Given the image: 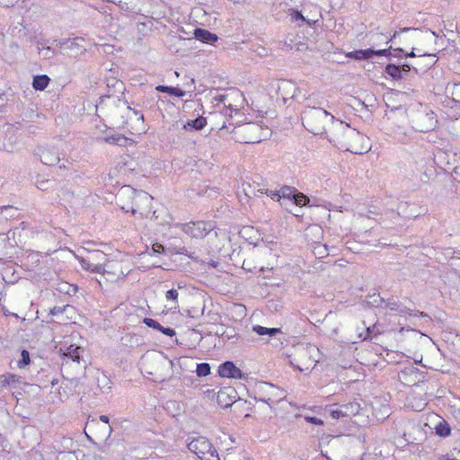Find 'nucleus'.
Instances as JSON below:
<instances>
[{"label":"nucleus","instance_id":"nucleus-1","mask_svg":"<svg viewBox=\"0 0 460 460\" xmlns=\"http://www.w3.org/2000/svg\"><path fill=\"white\" fill-rule=\"evenodd\" d=\"M326 137L330 143L341 150L353 154L363 153L364 148L360 145L366 137L342 120L334 119L326 131Z\"/></svg>","mask_w":460,"mask_h":460},{"label":"nucleus","instance_id":"nucleus-2","mask_svg":"<svg viewBox=\"0 0 460 460\" xmlns=\"http://www.w3.org/2000/svg\"><path fill=\"white\" fill-rule=\"evenodd\" d=\"M84 351L83 347L75 344L62 345L59 348L61 374L64 379L69 380L72 386H78L80 379L84 376L86 361L82 356Z\"/></svg>","mask_w":460,"mask_h":460},{"label":"nucleus","instance_id":"nucleus-3","mask_svg":"<svg viewBox=\"0 0 460 460\" xmlns=\"http://www.w3.org/2000/svg\"><path fill=\"white\" fill-rule=\"evenodd\" d=\"M119 199L126 201L130 199V204H125L123 211L131 212L133 215L139 214L140 217H147L150 213L152 196L144 190H137L130 186H123L119 190Z\"/></svg>","mask_w":460,"mask_h":460},{"label":"nucleus","instance_id":"nucleus-4","mask_svg":"<svg viewBox=\"0 0 460 460\" xmlns=\"http://www.w3.org/2000/svg\"><path fill=\"white\" fill-rule=\"evenodd\" d=\"M334 116L323 108L306 107L302 113L304 127L314 135L326 134L329 122H333Z\"/></svg>","mask_w":460,"mask_h":460},{"label":"nucleus","instance_id":"nucleus-5","mask_svg":"<svg viewBox=\"0 0 460 460\" xmlns=\"http://www.w3.org/2000/svg\"><path fill=\"white\" fill-rule=\"evenodd\" d=\"M188 448L201 460H219L217 449L206 437L194 438L188 444Z\"/></svg>","mask_w":460,"mask_h":460},{"label":"nucleus","instance_id":"nucleus-6","mask_svg":"<svg viewBox=\"0 0 460 460\" xmlns=\"http://www.w3.org/2000/svg\"><path fill=\"white\" fill-rule=\"evenodd\" d=\"M84 40L81 37L74 39H64L55 40L56 46L59 49L62 55H66L70 58H77L86 52L85 47L83 45Z\"/></svg>","mask_w":460,"mask_h":460},{"label":"nucleus","instance_id":"nucleus-7","mask_svg":"<svg viewBox=\"0 0 460 460\" xmlns=\"http://www.w3.org/2000/svg\"><path fill=\"white\" fill-rule=\"evenodd\" d=\"M22 128V122L5 123L3 125L2 132L4 134V137L3 138L0 137V150L8 153L13 152L18 139V131Z\"/></svg>","mask_w":460,"mask_h":460},{"label":"nucleus","instance_id":"nucleus-8","mask_svg":"<svg viewBox=\"0 0 460 460\" xmlns=\"http://www.w3.org/2000/svg\"><path fill=\"white\" fill-rule=\"evenodd\" d=\"M311 349L313 348L305 346L296 348L293 358L291 356L289 357L290 365L296 367L301 372L308 370L312 363L314 362L310 356Z\"/></svg>","mask_w":460,"mask_h":460},{"label":"nucleus","instance_id":"nucleus-9","mask_svg":"<svg viewBox=\"0 0 460 460\" xmlns=\"http://www.w3.org/2000/svg\"><path fill=\"white\" fill-rule=\"evenodd\" d=\"M213 227L211 222L197 221L182 225L181 229L193 238H204L213 230Z\"/></svg>","mask_w":460,"mask_h":460},{"label":"nucleus","instance_id":"nucleus-10","mask_svg":"<svg viewBox=\"0 0 460 460\" xmlns=\"http://www.w3.org/2000/svg\"><path fill=\"white\" fill-rule=\"evenodd\" d=\"M412 128L419 132L433 130L437 125V119L433 111L420 112L412 120Z\"/></svg>","mask_w":460,"mask_h":460},{"label":"nucleus","instance_id":"nucleus-11","mask_svg":"<svg viewBox=\"0 0 460 460\" xmlns=\"http://www.w3.org/2000/svg\"><path fill=\"white\" fill-rule=\"evenodd\" d=\"M298 92V87L293 81L281 80L276 89L277 101L285 104L288 100L294 99Z\"/></svg>","mask_w":460,"mask_h":460},{"label":"nucleus","instance_id":"nucleus-12","mask_svg":"<svg viewBox=\"0 0 460 460\" xmlns=\"http://www.w3.org/2000/svg\"><path fill=\"white\" fill-rule=\"evenodd\" d=\"M241 96H242V93L239 91L234 89V90H231L230 93H221V94L216 95L214 97V100L216 102H217L218 103H223L224 104V108L226 109V111H225V114L231 116V113L233 111H238L237 106L234 105L231 102V100L233 98H239Z\"/></svg>","mask_w":460,"mask_h":460},{"label":"nucleus","instance_id":"nucleus-13","mask_svg":"<svg viewBox=\"0 0 460 460\" xmlns=\"http://www.w3.org/2000/svg\"><path fill=\"white\" fill-rule=\"evenodd\" d=\"M217 373L220 376L227 378L243 379L244 376L242 370L232 361H226L219 365Z\"/></svg>","mask_w":460,"mask_h":460},{"label":"nucleus","instance_id":"nucleus-14","mask_svg":"<svg viewBox=\"0 0 460 460\" xmlns=\"http://www.w3.org/2000/svg\"><path fill=\"white\" fill-rule=\"evenodd\" d=\"M39 155L41 163L48 166H53L60 162L59 153L55 147L40 148Z\"/></svg>","mask_w":460,"mask_h":460},{"label":"nucleus","instance_id":"nucleus-15","mask_svg":"<svg viewBox=\"0 0 460 460\" xmlns=\"http://www.w3.org/2000/svg\"><path fill=\"white\" fill-rule=\"evenodd\" d=\"M377 299H374V303H376L377 304V306H385V307H388L390 310L392 311H397L401 314H410L411 315L412 314L411 313V310L408 309L406 306L402 305L399 301L394 299V298H388V299H384L383 297H380L379 296H377Z\"/></svg>","mask_w":460,"mask_h":460},{"label":"nucleus","instance_id":"nucleus-16","mask_svg":"<svg viewBox=\"0 0 460 460\" xmlns=\"http://www.w3.org/2000/svg\"><path fill=\"white\" fill-rule=\"evenodd\" d=\"M194 38L199 40V41L207 44H213L218 40L217 34L210 32L208 30L196 28L194 30Z\"/></svg>","mask_w":460,"mask_h":460},{"label":"nucleus","instance_id":"nucleus-17","mask_svg":"<svg viewBox=\"0 0 460 460\" xmlns=\"http://www.w3.org/2000/svg\"><path fill=\"white\" fill-rule=\"evenodd\" d=\"M79 261L84 270L96 273H105L104 264L94 262L90 256L88 258H81Z\"/></svg>","mask_w":460,"mask_h":460},{"label":"nucleus","instance_id":"nucleus-18","mask_svg":"<svg viewBox=\"0 0 460 460\" xmlns=\"http://www.w3.org/2000/svg\"><path fill=\"white\" fill-rule=\"evenodd\" d=\"M347 58L356 59V60H367L375 57V49H358L348 52L346 54Z\"/></svg>","mask_w":460,"mask_h":460},{"label":"nucleus","instance_id":"nucleus-19","mask_svg":"<svg viewBox=\"0 0 460 460\" xmlns=\"http://www.w3.org/2000/svg\"><path fill=\"white\" fill-rule=\"evenodd\" d=\"M207 125V119L203 116H199L195 119L188 120L184 125L183 128L185 130H200L205 128Z\"/></svg>","mask_w":460,"mask_h":460},{"label":"nucleus","instance_id":"nucleus-20","mask_svg":"<svg viewBox=\"0 0 460 460\" xmlns=\"http://www.w3.org/2000/svg\"><path fill=\"white\" fill-rule=\"evenodd\" d=\"M49 77L47 75H35L32 80V87L38 91H43L49 84Z\"/></svg>","mask_w":460,"mask_h":460},{"label":"nucleus","instance_id":"nucleus-21","mask_svg":"<svg viewBox=\"0 0 460 460\" xmlns=\"http://www.w3.org/2000/svg\"><path fill=\"white\" fill-rule=\"evenodd\" d=\"M343 414L345 417L355 416L360 411V404L357 402H350L349 403L341 404Z\"/></svg>","mask_w":460,"mask_h":460},{"label":"nucleus","instance_id":"nucleus-22","mask_svg":"<svg viewBox=\"0 0 460 460\" xmlns=\"http://www.w3.org/2000/svg\"><path fill=\"white\" fill-rule=\"evenodd\" d=\"M252 330L258 335H261V336L269 335L270 337L274 336L277 333H279L281 332L279 328H267V327H263L261 325H254L252 327Z\"/></svg>","mask_w":460,"mask_h":460},{"label":"nucleus","instance_id":"nucleus-23","mask_svg":"<svg viewBox=\"0 0 460 460\" xmlns=\"http://www.w3.org/2000/svg\"><path fill=\"white\" fill-rule=\"evenodd\" d=\"M436 434L442 438H447L451 433V428L449 424L442 420L435 427Z\"/></svg>","mask_w":460,"mask_h":460},{"label":"nucleus","instance_id":"nucleus-24","mask_svg":"<svg viewBox=\"0 0 460 460\" xmlns=\"http://www.w3.org/2000/svg\"><path fill=\"white\" fill-rule=\"evenodd\" d=\"M385 73L393 79L399 80L402 77V69L400 66L394 64H388L385 69Z\"/></svg>","mask_w":460,"mask_h":460},{"label":"nucleus","instance_id":"nucleus-25","mask_svg":"<svg viewBox=\"0 0 460 460\" xmlns=\"http://www.w3.org/2000/svg\"><path fill=\"white\" fill-rule=\"evenodd\" d=\"M76 388H77V386H72L70 385L69 380L64 379V381H63V383H62V385L60 386V389L62 390V392L59 391L58 393L60 394V397H62L63 394H64V396L66 398H68L69 395L74 394L76 393Z\"/></svg>","mask_w":460,"mask_h":460},{"label":"nucleus","instance_id":"nucleus-26","mask_svg":"<svg viewBox=\"0 0 460 460\" xmlns=\"http://www.w3.org/2000/svg\"><path fill=\"white\" fill-rule=\"evenodd\" d=\"M104 141L111 145L125 146L128 138L124 135L116 134L105 137Z\"/></svg>","mask_w":460,"mask_h":460},{"label":"nucleus","instance_id":"nucleus-27","mask_svg":"<svg viewBox=\"0 0 460 460\" xmlns=\"http://www.w3.org/2000/svg\"><path fill=\"white\" fill-rule=\"evenodd\" d=\"M313 252L318 258H324L330 254L328 245L321 243L314 244Z\"/></svg>","mask_w":460,"mask_h":460},{"label":"nucleus","instance_id":"nucleus-28","mask_svg":"<svg viewBox=\"0 0 460 460\" xmlns=\"http://www.w3.org/2000/svg\"><path fill=\"white\" fill-rule=\"evenodd\" d=\"M20 376L14 375V374H5L0 376V385L3 387H5L7 385H10L11 384H14L20 380Z\"/></svg>","mask_w":460,"mask_h":460},{"label":"nucleus","instance_id":"nucleus-29","mask_svg":"<svg viewBox=\"0 0 460 460\" xmlns=\"http://www.w3.org/2000/svg\"><path fill=\"white\" fill-rule=\"evenodd\" d=\"M296 190H297L295 187L285 185L279 190V192L280 194V198L292 200Z\"/></svg>","mask_w":460,"mask_h":460},{"label":"nucleus","instance_id":"nucleus-30","mask_svg":"<svg viewBox=\"0 0 460 460\" xmlns=\"http://www.w3.org/2000/svg\"><path fill=\"white\" fill-rule=\"evenodd\" d=\"M292 201L296 206H305V205H307L309 203L310 199H309V198L306 195H305L304 193L299 192L298 190H296V194L294 195V198H293Z\"/></svg>","mask_w":460,"mask_h":460},{"label":"nucleus","instance_id":"nucleus-31","mask_svg":"<svg viewBox=\"0 0 460 460\" xmlns=\"http://www.w3.org/2000/svg\"><path fill=\"white\" fill-rule=\"evenodd\" d=\"M196 373L198 376H207L210 374V366L208 363H199L197 365Z\"/></svg>","mask_w":460,"mask_h":460},{"label":"nucleus","instance_id":"nucleus-32","mask_svg":"<svg viewBox=\"0 0 460 460\" xmlns=\"http://www.w3.org/2000/svg\"><path fill=\"white\" fill-rule=\"evenodd\" d=\"M22 358L18 361L17 366L20 368H22L30 364V353L26 349H22L21 352Z\"/></svg>","mask_w":460,"mask_h":460},{"label":"nucleus","instance_id":"nucleus-33","mask_svg":"<svg viewBox=\"0 0 460 460\" xmlns=\"http://www.w3.org/2000/svg\"><path fill=\"white\" fill-rule=\"evenodd\" d=\"M90 258L94 262H100V263H103L107 260L106 254L101 251H94V252H91Z\"/></svg>","mask_w":460,"mask_h":460},{"label":"nucleus","instance_id":"nucleus-34","mask_svg":"<svg viewBox=\"0 0 460 460\" xmlns=\"http://www.w3.org/2000/svg\"><path fill=\"white\" fill-rule=\"evenodd\" d=\"M288 14L290 16V20L291 22H296V21H301L302 22H305V16L301 13V12L296 10V9H289L288 10Z\"/></svg>","mask_w":460,"mask_h":460},{"label":"nucleus","instance_id":"nucleus-35","mask_svg":"<svg viewBox=\"0 0 460 460\" xmlns=\"http://www.w3.org/2000/svg\"><path fill=\"white\" fill-rule=\"evenodd\" d=\"M178 296H179V293L174 288L167 290V292L165 294L166 299L173 302L174 305L178 304Z\"/></svg>","mask_w":460,"mask_h":460},{"label":"nucleus","instance_id":"nucleus-36","mask_svg":"<svg viewBox=\"0 0 460 460\" xmlns=\"http://www.w3.org/2000/svg\"><path fill=\"white\" fill-rule=\"evenodd\" d=\"M243 130L245 133H257L259 131H261V128L255 123H247L243 127Z\"/></svg>","mask_w":460,"mask_h":460},{"label":"nucleus","instance_id":"nucleus-37","mask_svg":"<svg viewBox=\"0 0 460 460\" xmlns=\"http://www.w3.org/2000/svg\"><path fill=\"white\" fill-rule=\"evenodd\" d=\"M143 323L150 327V328H153V329H155V330H158L160 331V329L162 328V325L155 320L152 319V318H145L143 320Z\"/></svg>","mask_w":460,"mask_h":460},{"label":"nucleus","instance_id":"nucleus-38","mask_svg":"<svg viewBox=\"0 0 460 460\" xmlns=\"http://www.w3.org/2000/svg\"><path fill=\"white\" fill-rule=\"evenodd\" d=\"M375 325L372 327H367L365 335L363 336V334H359V337H362L363 340L372 339L374 336L376 335L375 333Z\"/></svg>","mask_w":460,"mask_h":460},{"label":"nucleus","instance_id":"nucleus-39","mask_svg":"<svg viewBox=\"0 0 460 460\" xmlns=\"http://www.w3.org/2000/svg\"><path fill=\"white\" fill-rule=\"evenodd\" d=\"M174 87L159 84L155 87V90L160 93H168L172 95Z\"/></svg>","mask_w":460,"mask_h":460},{"label":"nucleus","instance_id":"nucleus-40","mask_svg":"<svg viewBox=\"0 0 460 460\" xmlns=\"http://www.w3.org/2000/svg\"><path fill=\"white\" fill-rule=\"evenodd\" d=\"M53 53L54 50L49 47L43 48L39 51V54L42 55L45 58H50Z\"/></svg>","mask_w":460,"mask_h":460},{"label":"nucleus","instance_id":"nucleus-41","mask_svg":"<svg viewBox=\"0 0 460 460\" xmlns=\"http://www.w3.org/2000/svg\"><path fill=\"white\" fill-rule=\"evenodd\" d=\"M305 420L308 423L315 424V425H323V421L316 417L305 416Z\"/></svg>","mask_w":460,"mask_h":460},{"label":"nucleus","instance_id":"nucleus-42","mask_svg":"<svg viewBox=\"0 0 460 460\" xmlns=\"http://www.w3.org/2000/svg\"><path fill=\"white\" fill-rule=\"evenodd\" d=\"M261 191V193H265L267 194L268 196H270L271 199H280V194L279 192V190H266L265 191H262V190H259Z\"/></svg>","mask_w":460,"mask_h":460},{"label":"nucleus","instance_id":"nucleus-43","mask_svg":"<svg viewBox=\"0 0 460 460\" xmlns=\"http://www.w3.org/2000/svg\"><path fill=\"white\" fill-rule=\"evenodd\" d=\"M331 416L333 419H340L341 417H345V415L343 414V410L341 409V405L338 409L332 410L331 411Z\"/></svg>","mask_w":460,"mask_h":460},{"label":"nucleus","instance_id":"nucleus-44","mask_svg":"<svg viewBox=\"0 0 460 460\" xmlns=\"http://www.w3.org/2000/svg\"><path fill=\"white\" fill-rule=\"evenodd\" d=\"M66 306L67 305H65V306H54L53 308L50 309L49 314L51 315H58V314H63L65 312Z\"/></svg>","mask_w":460,"mask_h":460},{"label":"nucleus","instance_id":"nucleus-45","mask_svg":"<svg viewBox=\"0 0 460 460\" xmlns=\"http://www.w3.org/2000/svg\"><path fill=\"white\" fill-rule=\"evenodd\" d=\"M152 250L155 253H164L165 252V248L163 244L159 243H155L152 245Z\"/></svg>","mask_w":460,"mask_h":460},{"label":"nucleus","instance_id":"nucleus-46","mask_svg":"<svg viewBox=\"0 0 460 460\" xmlns=\"http://www.w3.org/2000/svg\"><path fill=\"white\" fill-rule=\"evenodd\" d=\"M391 47L389 49H378V50H375V56H385V57H388V56H392V50H391Z\"/></svg>","mask_w":460,"mask_h":460},{"label":"nucleus","instance_id":"nucleus-47","mask_svg":"<svg viewBox=\"0 0 460 460\" xmlns=\"http://www.w3.org/2000/svg\"><path fill=\"white\" fill-rule=\"evenodd\" d=\"M294 49H296L297 51H305L308 49V45L305 42L299 40L298 42L295 43Z\"/></svg>","mask_w":460,"mask_h":460},{"label":"nucleus","instance_id":"nucleus-48","mask_svg":"<svg viewBox=\"0 0 460 460\" xmlns=\"http://www.w3.org/2000/svg\"><path fill=\"white\" fill-rule=\"evenodd\" d=\"M160 332L167 336L172 337L176 334L175 331L172 328L163 327L160 329Z\"/></svg>","mask_w":460,"mask_h":460},{"label":"nucleus","instance_id":"nucleus-49","mask_svg":"<svg viewBox=\"0 0 460 460\" xmlns=\"http://www.w3.org/2000/svg\"><path fill=\"white\" fill-rule=\"evenodd\" d=\"M177 253L179 254H185L188 257L191 258L192 260L198 261V258L194 257V253H189L188 250L185 247H181L177 251Z\"/></svg>","mask_w":460,"mask_h":460},{"label":"nucleus","instance_id":"nucleus-50","mask_svg":"<svg viewBox=\"0 0 460 460\" xmlns=\"http://www.w3.org/2000/svg\"><path fill=\"white\" fill-rule=\"evenodd\" d=\"M130 199H127L126 201H121L119 199V191L117 193L116 195V203L118 204V206L123 210V207L125 204H130Z\"/></svg>","mask_w":460,"mask_h":460},{"label":"nucleus","instance_id":"nucleus-51","mask_svg":"<svg viewBox=\"0 0 460 460\" xmlns=\"http://www.w3.org/2000/svg\"><path fill=\"white\" fill-rule=\"evenodd\" d=\"M172 95L177 97H183L186 95V92L181 90V88L174 87Z\"/></svg>","mask_w":460,"mask_h":460},{"label":"nucleus","instance_id":"nucleus-52","mask_svg":"<svg viewBox=\"0 0 460 460\" xmlns=\"http://www.w3.org/2000/svg\"><path fill=\"white\" fill-rule=\"evenodd\" d=\"M243 269L249 272H252V270H253V269H255V267H252V263L249 261H243Z\"/></svg>","mask_w":460,"mask_h":460},{"label":"nucleus","instance_id":"nucleus-53","mask_svg":"<svg viewBox=\"0 0 460 460\" xmlns=\"http://www.w3.org/2000/svg\"><path fill=\"white\" fill-rule=\"evenodd\" d=\"M261 141V136L251 137L245 140L246 143H259Z\"/></svg>","mask_w":460,"mask_h":460},{"label":"nucleus","instance_id":"nucleus-54","mask_svg":"<svg viewBox=\"0 0 460 460\" xmlns=\"http://www.w3.org/2000/svg\"><path fill=\"white\" fill-rule=\"evenodd\" d=\"M404 53L403 49H401V48H398V49H394L393 50V53H392V56L394 57H397V58H400L402 57V55Z\"/></svg>","mask_w":460,"mask_h":460},{"label":"nucleus","instance_id":"nucleus-55","mask_svg":"<svg viewBox=\"0 0 460 460\" xmlns=\"http://www.w3.org/2000/svg\"><path fill=\"white\" fill-rule=\"evenodd\" d=\"M401 66V69H402V75L404 74V73H408L411 70L412 66L409 64H403Z\"/></svg>","mask_w":460,"mask_h":460},{"label":"nucleus","instance_id":"nucleus-56","mask_svg":"<svg viewBox=\"0 0 460 460\" xmlns=\"http://www.w3.org/2000/svg\"><path fill=\"white\" fill-rule=\"evenodd\" d=\"M98 422L96 420L93 419V420H89L87 422H86V426H85V429L88 428V429H92L93 428L95 425H97Z\"/></svg>","mask_w":460,"mask_h":460},{"label":"nucleus","instance_id":"nucleus-57","mask_svg":"<svg viewBox=\"0 0 460 460\" xmlns=\"http://www.w3.org/2000/svg\"><path fill=\"white\" fill-rule=\"evenodd\" d=\"M284 43L289 49H292L295 47V43L293 42L292 39H287Z\"/></svg>","mask_w":460,"mask_h":460},{"label":"nucleus","instance_id":"nucleus-58","mask_svg":"<svg viewBox=\"0 0 460 460\" xmlns=\"http://www.w3.org/2000/svg\"><path fill=\"white\" fill-rule=\"evenodd\" d=\"M49 184V181H42L39 183L38 188L40 190H45L47 188V185Z\"/></svg>","mask_w":460,"mask_h":460},{"label":"nucleus","instance_id":"nucleus-59","mask_svg":"<svg viewBox=\"0 0 460 460\" xmlns=\"http://www.w3.org/2000/svg\"><path fill=\"white\" fill-rule=\"evenodd\" d=\"M208 264L211 268L216 269V268H217V266H218V264H219V263H218L217 261H214V260H209V261L208 262Z\"/></svg>","mask_w":460,"mask_h":460},{"label":"nucleus","instance_id":"nucleus-60","mask_svg":"<svg viewBox=\"0 0 460 460\" xmlns=\"http://www.w3.org/2000/svg\"><path fill=\"white\" fill-rule=\"evenodd\" d=\"M100 420H102L103 423L108 424L110 419H109V417L107 415H101L100 416Z\"/></svg>","mask_w":460,"mask_h":460},{"label":"nucleus","instance_id":"nucleus-61","mask_svg":"<svg viewBox=\"0 0 460 460\" xmlns=\"http://www.w3.org/2000/svg\"><path fill=\"white\" fill-rule=\"evenodd\" d=\"M317 21H311V20H306L305 19V22L310 27L314 26L315 23H316Z\"/></svg>","mask_w":460,"mask_h":460},{"label":"nucleus","instance_id":"nucleus-62","mask_svg":"<svg viewBox=\"0 0 460 460\" xmlns=\"http://www.w3.org/2000/svg\"><path fill=\"white\" fill-rule=\"evenodd\" d=\"M405 56L413 58V57H416L417 54L414 52V49H412L410 53H406Z\"/></svg>","mask_w":460,"mask_h":460},{"label":"nucleus","instance_id":"nucleus-63","mask_svg":"<svg viewBox=\"0 0 460 460\" xmlns=\"http://www.w3.org/2000/svg\"><path fill=\"white\" fill-rule=\"evenodd\" d=\"M64 458H67V460H75V457L71 453H68V455L64 456Z\"/></svg>","mask_w":460,"mask_h":460},{"label":"nucleus","instance_id":"nucleus-64","mask_svg":"<svg viewBox=\"0 0 460 460\" xmlns=\"http://www.w3.org/2000/svg\"><path fill=\"white\" fill-rule=\"evenodd\" d=\"M226 395V394L225 392H219L218 395H217L218 400L221 401L222 397H224Z\"/></svg>","mask_w":460,"mask_h":460}]
</instances>
